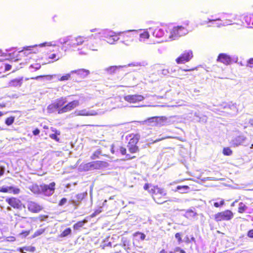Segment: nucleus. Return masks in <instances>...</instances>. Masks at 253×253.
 Masks as SVG:
<instances>
[{"instance_id":"cd10ccee","label":"nucleus","mask_w":253,"mask_h":253,"mask_svg":"<svg viewBox=\"0 0 253 253\" xmlns=\"http://www.w3.org/2000/svg\"><path fill=\"white\" fill-rule=\"evenodd\" d=\"M87 222L86 219H84L83 220L79 221L73 225V228L75 230L79 229L81 227H82Z\"/></svg>"},{"instance_id":"7ed1b4c3","label":"nucleus","mask_w":253,"mask_h":253,"mask_svg":"<svg viewBox=\"0 0 253 253\" xmlns=\"http://www.w3.org/2000/svg\"><path fill=\"white\" fill-rule=\"evenodd\" d=\"M129 137H130V139L127 144L128 152L131 154L138 153L140 149L137 144L140 139V135L138 134H129Z\"/></svg>"},{"instance_id":"e433bc0d","label":"nucleus","mask_w":253,"mask_h":253,"mask_svg":"<svg viewBox=\"0 0 253 253\" xmlns=\"http://www.w3.org/2000/svg\"><path fill=\"white\" fill-rule=\"evenodd\" d=\"M119 67L116 66H110L106 69L107 72L110 74L116 73Z\"/></svg>"},{"instance_id":"dca6fc26","label":"nucleus","mask_w":253,"mask_h":253,"mask_svg":"<svg viewBox=\"0 0 253 253\" xmlns=\"http://www.w3.org/2000/svg\"><path fill=\"white\" fill-rule=\"evenodd\" d=\"M38 52V45H37L24 47V49L21 51V52L25 56H28L31 54H36Z\"/></svg>"},{"instance_id":"f3484780","label":"nucleus","mask_w":253,"mask_h":253,"mask_svg":"<svg viewBox=\"0 0 253 253\" xmlns=\"http://www.w3.org/2000/svg\"><path fill=\"white\" fill-rule=\"evenodd\" d=\"M0 193H12L14 194H18L20 192V189L13 186L2 187L0 188Z\"/></svg>"},{"instance_id":"ddd939ff","label":"nucleus","mask_w":253,"mask_h":253,"mask_svg":"<svg viewBox=\"0 0 253 253\" xmlns=\"http://www.w3.org/2000/svg\"><path fill=\"white\" fill-rule=\"evenodd\" d=\"M55 186V183L54 182L50 183L49 185H42L41 186V191L45 195L47 196H50L54 192Z\"/></svg>"},{"instance_id":"0e129e2a","label":"nucleus","mask_w":253,"mask_h":253,"mask_svg":"<svg viewBox=\"0 0 253 253\" xmlns=\"http://www.w3.org/2000/svg\"><path fill=\"white\" fill-rule=\"evenodd\" d=\"M114 253H123V251L121 250H119V251H115Z\"/></svg>"},{"instance_id":"473e14b6","label":"nucleus","mask_w":253,"mask_h":253,"mask_svg":"<svg viewBox=\"0 0 253 253\" xmlns=\"http://www.w3.org/2000/svg\"><path fill=\"white\" fill-rule=\"evenodd\" d=\"M83 193L79 194L76 196V201H73L72 203L75 205H79L81 201H82L85 197Z\"/></svg>"},{"instance_id":"20e7f679","label":"nucleus","mask_w":253,"mask_h":253,"mask_svg":"<svg viewBox=\"0 0 253 253\" xmlns=\"http://www.w3.org/2000/svg\"><path fill=\"white\" fill-rule=\"evenodd\" d=\"M137 32L128 31L126 32L119 33V40L124 44L129 45L136 39Z\"/></svg>"},{"instance_id":"c03bdc74","label":"nucleus","mask_w":253,"mask_h":253,"mask_svg":"<svg viewBox=\"0 0 253 253\" xmlns=\"http://www.w3.org/2000/svg\"><path fill=\"white\" fill-rule=\"evenodd\" d=\"M41 65L40 63H35L32 64L30 66V67L31 68L34 69L35 70L39 69L41 68Z\"/></svg>"},{"instance_id":"2eb2a0df","label":"nucleus","mask_w":253,"mask_h":253,"mask_svg":"<svg viewBox=\"0 0 253 253\" xmlns=\"http://www.w3.org/2000/svg\"><path fill=\"white\" fill-rule=\"evenodd\" d=\"M216 61L217 62H221L225 65H230L232 62V59L230 56L224 53H221L218 54Z\"/></svg>"},{"instance_id":"6e6552de","label":"nucleus","mask_w":253,"mask_h":253,"mask_svg":"<svg viewBox=\"0 0 253 253\" xmlns=\"http://www.w3.org/2000/svg\"><path fill=\"white\" fill-rule=\"evenodd\" d=\"M105 41L109 44H114L119 40V33H116L112 31H107L104 33Z\"/></svg>"},{"instance_id":"6ab92c4d","label":"nucleus","mask_w":253,"mask_h":253,"mask_svg":"<svg viewBox=\"0 0 253 253\" xmlns=\"http://www.w3.org/2000/svg\"><path fill=\"white\" fill-rule=\"evenodd\" d=\"M92 169H100L107 166V163L103 161L90 162Z\"/></svg>"},{"instance_id":"864d4df0","label":"nucleus","mask_w":253,"mask_h":253,"mask_svg":"<svg viewBox=\"0 0 253 253\" xmlns=\"http://www.w3.org/2000/svg\"><path fill=\"white\" fill-rule=\"evenodd\" d=\"M181 189H183L184 190H187L189 189V187L187 185H182V186L178 185L176 187L177 190H180Z\"/></svg>"},{"instance_id":"a211bd4d","label":"nucleus","mask_w":253,"mask_h":253,"mask_svg":"<svg viewBox=\"0 0 253 253\" xmlns=\"http://www.w3.org/2000/svg\"><path fill=\"white\" fill-rule=\"evenodd\" d=\"M75 47V46L73 45V42H72L69 39H66L62 42L61 48L64 51L71 50Z\"/></svg>"},{"instance_id":"052dcab7","label":"nucleus","mask_w":253,"mask_h":253,"mask_svg":"<svg viewBox=\"0 0 253 253\" xmlns=\"http://www.w3.org/2000/svg\"><path fill=\"white\" fill-rule=\"evenodd\" d=\"M249 123L251 126H253V118L250 119Z\"/></svg>"},{"instance_id":"a18cd8bd","label":"nucleus","mask_w":253,"mask_h":253,"mask_svg":"<svg viewBox=\"0 0 253 253\" xmlns=\"http://www.w3.org/2000/svg\"><path fill=\"white\" fill-rule=\"evenodd\" d=\"M71 77V75L70 74H67L65 75L62 76L61 77V78L59 79L60 81H66L68 80Z\"/></svg>"},{"instance_id":"4d7b16f0","label":"nucleus","mask_w":253,"mask_h":253,"mask_svg":"<svg viewBox=\"0 0 253 253\" xmlns=\"http://www.w3.org/2000/svg\"><path fill=\"white\" fill-rule=\"evenodd\" d=\"M40 132V130L37 128H35L34 130H33V134L34 135H37L39 134Z\"/></svg>"},{"instance_id":"f257e3e1","label":"nucleus","mask_w":253,"mask_h":253,"mask_svg":"<svg viewBox=\"0 0 253 253\" xmlns=\"http://www.w3.org/2000/svg\"><path fill=\"white\" fill-rule=\"evenodd\" d=\"M66 103V97H61L58 98L47 106L48 112L51 113L57 110L58 114H63L74 110L80 105L78 100H73L65 104Z\"/></svg>"},{"instance_id":"58836bf2","label":"nucleus","mask_w":253,"mask_h":253,"mask_svg":"<svg viewBox=\"0 0 253 253\" xmlns=\"http://www.w3.org/2000/svg\"><path fill=\"white\" fill-rule=\"evenodd\" d=\"M101 154V151L100 150L95 151L91 156L90 159L92 160H94L96 159H98L99 158L100 155Z\"/></svg>"},{"instance_id":"de8ad7c7","label":"nucleus","mask_w":253,"mask_h":253,"mask_svg":"<svg viewBox=\"0 0 253 253\" xmlns=\"http://www.w3.org/2000/svg\"><path fill=\"white\" fill-rule=\"evenodd\" d=\"M139 235L140 236V239L141 240H144L145 238V235L143 233H141V232H135L134 234V236H136L137 235Z\"/></svg>"},{"instance_id":"c756f323","label":"nucleus","mask_w":253,"mask_h":253,"mask_svg":"<svg viewBox=\"0 0 253 253\" xmlns=\"http://www.w3.org/2000/svg\"><path fill=\"white\" fill-rule=\"evenodd\" d=\"M179 252V253H186L183 249L179 247L175 248L173 251H170L168 253L165 249H162L160 251L159 253H176V252Z\"/></svg>"},{"instance_id":"a19ab883","label":"nucleus","mask_w":253,"mask_h":253,"mask_svg":"<svg viewBox=\"0 0 253 253\" xmlns=\"http://www.w3.org/2000/svg\"><path fill=\"white\" fill-rule=\"evenodd\" d=\"M78 115L80 116H92L93 115V114L89 113V112L86 111L85 110H82L79 112Z\"/></svg>"},{"instance_id":"c9c22d12","label":"nucleus","mask_w":253,"mask_h":253,"mask_svg":"<svg viewBox=\"0 0 253 253\" xmlns=\"http://www.w3.org/2000/svg\"><path fill=\"white\" fill-rule=\"evenodd\" d=\"M197 213L192 210H188L186 211L185 216L187 218L193 217L196 216Z\"/></svg>"},{"instance_id":"393cba45","label":"nucleus","mask_w":253,"mask_h":253,"mask_svg":"<svg viewBox=\"0 0 253 253\" xmlns=\"http://www.w3.org/2000/svg\"><path fill=\"white\" fill-rule=\"evenodd\" d=\"M246 140V137L243 135H240L235 137L233 142L234 145L238 146L242 144Z\"/></svg>"},{"instance_id":"2f4dec72","label":"nucleus","mask_w":253,"mask_h":253,"mask_svg":"<svg viewBox=\"0 0 253 253\" xmlns=\"http://www.w3.org/2000/svg\"><path fill=\"white\" fill-rule=\"evenodd\" d=\"M150 37L148 32L144 31L139 34V41L141 42L145 41L146 40L148 39Z\"/></svg>"},{"instance_id":"412c9836","label":"nucleus","mask_w":253,"mask_h":253,"mask_svg":"<svg viewBox=\"0 0 253 253\" xmlns=\"http://www.w3.org/2000/svg\"><path fill=\"white\" fill-rule=\"evenodd\" d=\"M23 83V78H16L10 81L8 83L9 87H20Z\"/></svg>"},{"instance_id":"9d476101","label":"nucleus","mask_w":253,"mask_h":253,"mask_svg":"<svg viewBox=\"0 0 253 253\" xmlns=\"http://www.w3.org/2000/svg\"><path fill=\"white\" fill-rule=\"evenodd\" d=\"M5 201L9 205L15 209L20 210L24 207L21 200L16 197L7 198Z\"/></svg>"},{"instance_id":"bb28decb","label":"nucleus","mask_w":253,"mask_h":253,"mask_svg":"<svg viewBox=\"0 0 253 253\" xmlns=\"http://www.w3.org/2000/svg\"><path fill=\"white\" fill-rule=\"evenodd\" d=\"M51 130L54 132V133L50 134L49 137L55 140L56 141L59 142L60 139L58 136L60 135V132L54 128H53L52 127H51Z\"/></svg>"},{"instance_id":"e2e57ef3","label":"nucleus","mask_w":253,"mask_h":253,"mask_svg":"<svg viewBox=\"0 0 253 253\" xmlns=\"http://www.w3.org/2000/svg\"><path fill=\"white\" fill-rule=\"evenodd\" d=\"M96 215H96V214L94 212H93V213L90 215V217L93 218V217H95Z\"/></svg>"},{"instance_id":"603ef678","label":"nucleus","mask_w":253,"mask_h":253,"mask_svg":"<svg viewBox=\"0 0 253 253\" xmlns=\"http://www.w3.org/2000/svg\"><path fill=\"white\" fill-rule=\"evenodd\" d=\"M182 234L181 233H176L175 234V237L177 239L178 242H181L182 241L181 238Z\"/></svg>"},{"instance_id":"4be33fe9","label":"nucleus","mask_w":253,"mask_h":253,"mask_svg":"<svg viewBox=\"0 0 253 253\" xmlns=\"http://www.w3.org/2000/svg\"><path fill=\"white\" fill-rule=\"evenodd\" d=\"M72 73H75L81 77L84 78L89 74L90 72L88 70L85 69H79L72 71Z\"/></svg>"},{"instance_id":"72a5a7b5","label":"nucleus","mask_w":253,"mask_h":253,"mask_svg":"<svg viewBox=\"0 0 253 253\" xmlns=\"http://www.w3.org/2000/svg\"><path fill=\"white\" fill-rule=\"evenodd\" d=\"M247 208V206H246L243 203L240 202L239 204L238 212L240 213H243L245 212Z\"/></svg>"},{"instance_id":"5fc2aeb1","label":"nucleus","mask_w":253,"mask_h":253,"mask_svg":"<svg viewBox=\"0 0 253 253\" xmlns=\"http://www.w3.org/2000/svg\"><path fill=\"white\" fill-rule=\"evenodd\" d=\"M25 251L27 252H34L35 251V248L34 247H30L25 248Z\"/></svg>"},{"instance_id":"4c0bfd02","label":"nucleus","mask_w":253,"mask_h":253,"mask_svg":"<svg viewBox=\"0 0 253 253\" xmlns=\"http://www.w3.org/2000/svg\"><path fill=\"white\" fill-rule=\"evenodd\" d=\"M15 117L14 116H10L7 118L5 120V124L7 126L11 125L14 122Z\"/></svg>"},{"instance_id":"9b49d317","label":"nucleus","mask_w":253,"mask_h":253,"mask_svg":"<svg viewBox=\"0 0 253 253\" xmlns=\"http://www.w3.org/2000/svg\"><path fill=\"white\" fill-rule=\"evenodd\" d=\"M167 118L164 116L150 117L143 122V124L154 123L155 126H162L166 122Z\"/></svg>"},{"instance_id":"39448f33","label":"nucleus","mask_w":253,"mask_h":253,"mask_svg":"<svg viewBox=\"0 0 253 253\" xmlns=\"http://www.w3.org/2000/svg\"><path fill=\"white\" fill-rule=\"evenodd\" d=\"M234 217V213L229 210H226L218 212L214 214V219L215 221L218 222L223 221H229Z\"/></svg>"},{"instance_id":"3c124183","label":"nucleus","mask_w":253,"mask_h":253,"mask_svg":"<svg viewBox=\"0 0 253 253\" xmlns=\"http://www.w3.org/2000/svg\"><path fill=\"white\" fill-rule=\"evenodd\" d=\"M67 201V200L66 198H62L59 202L58 206H62L64 205L65 203H66Z\"/></svg>"},{"instance_id":"a878e982","label":"nucleus","mask_w":253,"mask_h":253,"mask_svg":"<svg viewBox=\"0 0 253 253\" xmlns=\"http://www.w3.org/2000/svg\"><path fill=\"white\" fill-rule=\"evenodd\" d=\"M91 163H82L80 166V170L82 171H87L92 170Z\"/></svg>"},{"instance_id":"13d9d810","label":"nucleus","mask_w":253,"mask_h":253,"mask_svg":"<svg viewBox=\"0 0 253 253\" xmlns=\"http://www.w3.org/2000/svg\"><path fill=\"white\" fill-rule=\"evenodd\" d=\"M102 211V207H100L99 209L95 210L94 212L96 214V215H97L101 213Z\"/></svg>"},{"instance_id":"09e8293b","label":"nucleus","mask_w":253,"mask_h":253,"mask_svg":"<svg viewBox=\"0 0 253 253\" xmlns=\"http://www.w3.org/2000/svg\"><path fill=\"white\" fill-rule=\"evenodd\" d=\"M30 230L23 231L20 233L19 235L23 237H26L30 234Z\"/></svg>"},{"instance_id":"f03ea898","label":"nucleus","mask_w":253,"mask_h":253,"mask_svg":"<svg viewBox=\"0 0 253 253\" xmlns=\"http://www.w3.org/2000/svg\"><path fill=\"white\" fill-rule=\"evenodd\" d=\"M143 188L151 194L154 201L158 204H162L168 201L167 193L164 188L157 185H152L145 183Z\"/></svg>"},{"instance_id":"6e6d98bb","label":"nucleus","mask_w":253,"mask_h":253,"mask_svg":"<svg viewBox=\"0 0 253 253\" xmlns=\"http://www.w3.org/2000/svg\"><path fill=\"white\" fill-rule=\"evenodd\" d=\"M247 236L251 238H253V229L250 230L248 232Z\"/></svg>"},{"instance_id":"69168bd1","label":"nucleus","mask_w":253,"mask_h":253,"mask_svg":"<svg viewBox=\"0 0 253 253\" xmlns=\"http://www.w3.org/2000/svg\"><path fill=\"white\" fill-rule=\"evenodd\" d=\"M5 107V104H0V108H3Z\"/></svg>"},{"instance_id":"49530a36","label":"nucleus","mask_w":253,"mask_h":253,"mask_svg":"<svg viewBox=\"0 0 253 253\" xmlns=\"http://www.w3.org/2000/svg\"><path fill=\"white\" fill-rule=\"evenodd\" d=\"M224 200H221L220 202H215L214 203V206L215 207V208H219L220 207H221L222 206H223L224 205Z\"/></svg>"},{"instance_id":"aec40b11","label":"nucleus","mask_w":253,"mask_h":253,"mask_svg":"<svg viewBox=\"0 0 253 253\" xmlns=\"http://www.w3.org/2000/svg\"><path fill=\"white\" fill-rule=\"evenodd\" d=\"M53 53H46V58L51 60V62H53L55 61L58 60L60 57L58 56L59 48H56L52 50Z\"/></svg>"},{"instance_id":"4468645a","label":"nucleus","mask_w":253,"mask_h":253,"mask_svg":"<svg viewBox=\"0 0 253 253\" xmlns=\"http://www.w3.org/2000/svg\"><path fill=\"white\" fill-rule=\"evenodd\" d=\"M27 209L31 212L38 213L43 210V207L37 202L29 201L27 204Z\"/></svg>"},{"instance_id":"79ce46f5","label":"nucleus","mask_w":253,"mask_h":253,"mask_svg":"<svg viewBox=\"0 0 253 253\" xmlns=\"http://www.w3.org/2000/svg\"><path fill=\"white\" fill-rule=\"evenodd\" d=\"M44 231L45 230L44 229H41L40 230L36 231L32 235V238H34L42 235V233L44 232Z\"/></svg>"},{"instance_id":"c85d7f7f","label":"nucleus","mask_w":253,"mask_h":253,"mask_svg":"<svg viewBox=\"0 0 253 253\" xmlns=\"http://www.w3.org/2000/svg\"><path fill=\"white\" fill-rule=\"evenodd\" d=\"M153 35L154 37L156 38H161L163 37L164 35V32L162 29L159 28H157L154 29L153 32Z\"/></svg>"},{"instance_id":"1a4fd4ad","label":"nucleus","mask_w":253,"mask_h":253,"mask_svg":"<svg viewBox=\"0 0 253 253\" xmlns=\"http://www.w3.org/2000/svg\"><path fill=\"white\" fill-rule=\"evenodd\" d=\"M86 42V46L87 49L91 51L98 50L99 44L92 34L87 38Z\"/></svg>"},{"instance_id":"8fccbe9b","label":"nucleus","mask_w":253,"mask_h":253,"mask_svg":"<svg viewBox=\"0 0 253 253\" xmlns=\"http://www.w3.org/2000/svg\"><path fill=\"white\" fill-rule=\"evenodd\" d=\"M2 66H3L4 68V70L5 71H9L11 69V66L9 64H6V63H3L2 64Z\"/></svg>"},{"instance_id":"0eeeda50","label":"nucleus","mask_w":253,"mask_h":253,"mask_svg":"<svg viewBox=\"0 0 253 253\" xmlns=\"http://www.w3.org/2000/svg\"><path fill=\"white\" fill-rule=\"evenodd\" d=\"M193 57V53L192 50H184L177 58L175 59V62L177 64H184L190 61Z\"/></svg>"},{"instance_id":"680f3d73","label":"nucleus","mask_w":253,"mask_h":253,"mask_svg":"<svg viewBox=\"0 0 253 253\" xmlns=\"http://www.w3.org/2000/svg\"><path fill=\"white\" fill-rule=\"evenodd\" d=\"M4 173V170L3 169H1L0 170V175L1 176Z\"/></svg>"},{"instance_id":"774afa93","label":"nucleus","mask_w":253,"mask_h":253,"mask_svg":"<svg viewBox=\"0 0 253 253\" xmlns=\"http://www.w3.org/2000/svg\"><path fill=\"white\" fill-rule=\"evenodd\" d=\"M43 128H44V129H48V126H43Z\"/></svg>"},{"instance_id":"f704fd0d","label":"nucleus","mask_w":253,"mask_h":253,"mask_svg":"<svg viewBox=\"0 0 253 253\" xmlns=\"http://www.w3.org/2000/svg\"><path fill=\"white\" fill-rule=\"evenodd\" d=\"M71 232L72 231L70 228H67L59 235V237L61 238L65 237L70 235Z\"/></svg>"},{"instance_id":"37998d69","label":"nucleus","mask_w":253,"mask_h":253,"mask_svg":"<svg viewBox=\"0 0 253 253\" xmlns=\"http://www.w3.org/2000/svg\"><path fill=\"white\" fill-rule=\"evenodd\" d=\"M246 67L253 69V58H251L247 61Z\"/></svg>"},{"instance_id":"338daca9","label":"nucleus","mask_w":253,"mask_h":253,"mask_svg":"<svg viewBox=\"0 0 253 253\" xmlns=\"http://www.w3.org/2000/svg\"><path fill=\"white\" fill-rule=\"evenodd\" d=\"M194 68L193 69H186V70H184V71H193V70H194Z\"/></svg>"},{"instance_id":"423d86ee","label":"nucleus","mask_w":253,"mask_h":253,"mask_svg":"<svg viewBox=\"0 0 253 253\" xmlns=\"http://www.w3.org/2000/svg\"><path fill=\"white\" fill-rule=\"evenodd\" d=\"M188 33V30L186 27L177 26L174 27L170 31L169 37L175 39L176 37L185 35Z\"/></svg>"},{"instance_id":"7c9ffc66","label":"nucleus","mask_w":253,"mask_h":253,"mask_svg":"<svg viewBox=\"0 0 253 253\" xmlns=\"http://www.w3.org/2000/svg\"><path fill=\"white\" fill-rule=\"evenodd\" d=\"M243 20L247 25H253V19L252 18L251 14H247L244 15Z\"/></svg>"},{"instance_id":"b1692460","label":"nucleus","mask_w":253,"mask_h":253,"mask_svg":"<svg viewBox=\"0 0 253 253\" xmlns=\"http://www.w3.org/2000/svg\"><path fill=\"white\" fill-rule=\"evenodd\" d=\"M119 151L122 155H126V158L127 160H131L136 158L135 156L131 155L130 154H127L126 148L123 146L120 147Z\"/></svg>"},{"instance_id":"bf43d9fd","label":"nucleus","mask_w":253,"mask_h":253,"mask_svg":"<svg viewBox=\"0 0 253 253\" xmlns=\"http://www.w3.org/2000/svg\"><path fill=\"white\" fill-rule=\"evenodd\" d=\"M46 76H50V78H52V76H49V75H41V76H37L36 77H35V78H33L32 79H38L39 78H42V77H46Z\"/></svg>"},{"instance_id":"5701e85b","label":"nucleus","mask_w":253,"mask_h":253,"mask_svg":"<svg viewBox=\"0 0 253 253\" xmlns=\"http://www.w3.org/2000/svg\"><path fill=\"white\" fill-rule=\"evenodd\" d=\"M86 40L87 39L84 37L81 36H77L75 39V42H73V45L76 47L78 45H82L84 42H86Z\"/></svg>"},{"instance_id":"ea45409f","label":"nucleus","mask_w":253,"mask_h":253,"mask_svg":"<svg viewBox=\"0 0 253 253\" xmlns=\"http://www.w3.org/2000/svg\"><path fill=\"white\" fill-rule=\"evenodd\" d=\"M222 153L224 155L230 156L232 154L233 152L229 147H224L223 149Z\"/></svg>"},{"instance_id":"f8f14e48","label":"nucleus","mask_w":253,"mask_h":253,"mask_svg":"<svg viewBox=\"0 0 253 253\" xmlns=\"http://www.w3.org/2000/svg\"><path fill=\"white\" fill-rule=\"evenodd\" d=\"M124 100L129 103H136L144 100V97L140 94L127 95L124 96Z\"/></svg>"}]
</instances>
